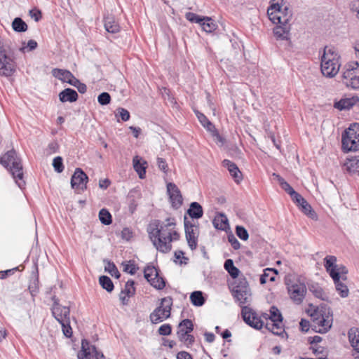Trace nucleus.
I'll use <instances>...</instances> for the list:
<instances>
[{
    "mask_svg": "<svg viewBox=\"0 0 359 359\" xmlns=\"http://www.w3.org/2000/svg\"><path fill=\"white\" fill-rule=\"evenodd\" d=\"M176 225L175 218L168 217L165 222L156 219L147 227L149 237L157 250L168 253L172 249V245L167 242L169 233Z\"/></svg>",
    "mask_w": 359,
    "mask_h": 359,
    "instance_id": "f257e3e1",
    "label": "nucleus"
},
{
    "mask_svg": "<svg viewBox=\"0 0 359 359\" xmlns=\"http://www.w3.org/2000/svg\"><path fill=\"white\" fill-rule=\"evenodd\" d=\"M0 163L5 167L13 176L17 185L22 189L25 186L23 167L21 158L15 149L8 151L0 157Z\"/></svg>",
    "mask_w": 359,
    "mask_h": 359,
    "instance_id": "f03ea898",
    "label": "nucleus"
},
{
    "mask_svg": "<svg viewBox=\"0 0 359 359\" xmlns=\"http://www.w3.org/2000/svg\"><path fill=\"white\" fill-rule=\"evenodd\" d=\"M339 57L334 48L325 47L320 62L321 72L324 76L332 78L338 73L340 67Z\"/></svg>",
    "mask_w": 359,
    "mask_h": 359,
    "instance_id": "7ed1b4c3",
    "label": "nucleus"
},
{
    "mask_svg": "<svg viewBox=\"0 0 359 359\" xmlns=\"http://www.w3.org/2000/svg\"><path fill=\"white\" fill-rule=\"evenodd\" d=\"M341 148L344 152L359 150V124H351L341 135Z\"/></svg>",
    "mask_w": 359,
    "mask_h": 359,
    "instance_id": "20e7f679",
    "label": "nucleus"
},
{
    "mask_svg": "<svg viewBox=\"0 0 359 359\" xmlns=\"http://www.w3.org/2000/svg\"><path fill=\"white\" fill-rule=\"evenodd\" d=\"M173 304L172 298L170 296L161 299V303L149 315L153 324H157L169 318L171 316V309Z\"/></svg>",
    "mask_w": 359,
    "mask_h": 359,
    "instance_id": "39448f33",
    "label": "nucleus"
},
{
    "mask_svg": "<svg viewBox=\"0 0 359 359\" xmlns=\"http://www.w3.org/2000/svg\"><path fill=\"white\" fill-rule=\"evenodd\" d=\"M342 74V82L346 87L359 89V63L351 62L345 65Z\"/></svg>",
    "mask_w": 359,
    "mask_h": 359,
    "instance_id": "423d86ee",
    "label": "nucleus"
},
{
    "mask_svg": "<svg viewBox=\"0 0 359 359\" xmlns=\"http://www.w3.org/2000/svg\"><path fill=\"white\" fill-rule=\"evenodd\" d=\"M231 293L233 298L238 302L240 306L248 302V299L251 295L250 289L246 278H238L234 280L232 285Z\"/></svg>",
    "mask_w": 359,
    "mask_h": 359,
    "instance_id": "0eeeda50",
    "label": "nucleus"
},
{
    "mask_svg": "<svg viewBox=\"0 0 359 359\" xmlns=\"http://www.w3.org/2000/svg\"><path fill=\"white\" fill-rule=\"evenodd\" d=\"M337 257L334 255H327L323 259L324 267L331 277V273H337L342 280H347L348 269L343 265L337 264Z\"/></svg>",
    "mask_w": 359,
    "mask_h": 359,
    "instance_id": "6e6552de",
    "label": "nucleus"
},
{
    "mask_svg": "<svg viewBox=\"0 0 359 359\" xmlns=\"http://www.w3.org/2000/svg\"><path fill=\"white\" fill-rule=\"evenodd\" d=\"M160 270L154 266L148 264L144 269V276L150 285L156 290H163L165 287L166 280L161 276Z\"/></svg>",
    "mask_w": 359,
    "mask_h": 359,
    "instance_id": "1a4fd4ad",
    "label": "nucleus"
},
{
    "mask_svg": "<svg viewBox=\"0 0 359 359\" xmlns=\"http://www.w3.org/2000/svg\"><path fill=\"white\" fill-rule=\"evenodd\" d=\"M290 298L297 304H301L306 295V287L304 283L298 280H288L286 283Z\"/></svg>",
    "mask_w": 359,
    "mask_h": 359,
    "instance_id": "9d476101",
    "label": "nucleus"
},
{
    "mask_svg": "<svg viewBox=\"0 0 359 359\" xmlns=\"http://www.w3.org/2000/svg\"><path fill=\"white\" fill-rule=\"evenodd\" d=\"M242 318L243 321L251 327L256 330H261L264 326L263 320L259 317L257 313L248 306H242Z\"/></svg>",
    "mask_w": 359,
    "mask_h": 359,
    "instance_id": "9b49d317",
    "label": "nucleus"
},
{
    "mask_svg": "<svg viewBox=\"0 0 359 359\" xmlns=\"http://www.w3.org/2000/svg\"><path fill=\"white\" fill-rule=\"evenodd\" d=\"M185 236L189 247L191 250H195L197 247L198 226L189 221L186 216L184 218Z\"/></svg>",
    "mask_w": 359,
    "mask_h": 359,
    "instance_id": "f8f14e48",
    "label": "nucleus"
},
{
    "mask_svg": "<svg viewBox=\"0 0 359 359\" xmlns=\"http://www.w3.org/2000/svg\"><path fill=\"white\" fill-rule=\"evenodd\" d=\"M167 193L171 207L175 210L179 209L183 203V198L180 189L175 183L169 182L167 184Z\"/></svg>",
    "mask_w": 359,
    "mask_h": 359,
    "instance_id": "ddd939ff",
    "label": "nucleus"
},
{
    "mask_svg": "<svg viewBox=\"0 0 359 359\" xmlns=\"http://www.w3.org/2000/svg\"><path fill=\"white\" fill-rule=\"evenodd\" d=\"M278 25L273 29V34L276 40L284 41L285 49H288L292 46L290 26L288 23Z\"/></svg>",
    "mask_w": 359,
    "mask_h": 359,
    "instance_id": "4468645a",
    "label": "nucleus"
},
{
    "mask_svg": "<svg viewBox=\"0 0 359 359\" xmlns=\"http://www.w3.org/2000/svg\"><path fill=\"white\" fill-rule=\"evenodd\" d=\"M88 181V175L84 172V171L80 168H77L75 169V171L72 176L71 178V186L73 189L74 188H81L83 189H86V183Z\"/></svg>",
    "mask_w": 359,
    "mask_h": 359,
    "instance_id": "2eb2a0df",
    "label": "nucleus"
},
{
    "mask_svg": "<svg viewBox=\"0 0 359 359\" xmlns=\"http://www.w3.org/2000/svg\"><path fill=\"white\" fill-rule=\"evenodd\" d=\"M51 313L58 323L70 320V309L69 306L56 303L55 307L51 308Z\"/></svg>",
    "mask_w": 359,
    "mask_h": 359,
    "instance_id": "dca6fc26",
    "label": "nucleus"
},
{
    "mask_svg": "<svg viewBox=\"0 0 359 359\" xmlns=\"http://www.w3.org/2000/svg\"><path fill=\"white\" fill-rule=\"evenodd\" d=\"M142 198V193L139 188L132 189L127 196L128 209L131 214H133L138 205V201Z\"/></svg>",
    "mask_w": 359,
    "mask_h": 359,
    "instance_id": "f3484780",
    "label": "nucleus"
},
{
    "mask_svg": "<svg viewBox=\"0 0 359 359\" xmlns=\"http://www.w3.org/2000/svg\"><path fill=\"white\" fill-rule=\"evenodd\" d=\"M332 315L328 311L327 315H321L320 317H318L314 319L313 322L318 325L320 327L319 330L317 331L318 333L324 334L329 331L332 325Z\"/></svg>",
    "mask_w": 359,
    "mask_h": 359,
    "instance_id": "a211bd4d",
    "label": "nucleus"
},
{
    "mask_svg": "<svg viewBox=\"0 0 359 359\" xmlns=\"http://www.w3.org/2000/svg\"><path fill=\"white\" fill-rule=\"evenodd\" d=\"M53 74L59 80L67 83L71 86H74L75 84L74 81H76L78 79L70 71L66 69L55 68L53 70Z\"/></svg>",
    "mask_w": 359,
    "mask_h": 359,
    "instance_id": "6ab92c4d",
    "label": "nucleus"
},
{
    "mask_svg": "<svg viewBox=\"0 0 359 359\" xmlns=\"http://www.w3.org/2000/svg\"><path fill=\"white\" fill-rule=\"evenodd\" d=\"M348 337L350 344L353 349L351 355L355 359H357L359 358L355 355L356 353L359 354V329L351 328L348 332Z\"/></svg>",
    "mask_w": 359,
    "mask_h": 359,
    "instance_id": "aec40b11",
    "label": "nucleus"
},
{
    "mask_svg": "<svg viewBox=\"0 0 359 359\" xmlns=\"http://www.w3.org/2000/svg\"><path fill=\"white\" fill-rule=\"evenodd\" d=\"M283 1L284 0H271V4L267 10V13L270 20L273 23H276V15H280L281 13V9L284 6Z\"/></svg>",
    "mask_w": 359,
    "mask_h": 359,
    "instance_id": "412c9836",
    "label": "nucleus"
},
{
    "mask_svg": "<svg viewBox=\"0 0 359 359\" xmlns=\"http://www.w3.org/2000/svg\"><path fill=\"white\" fill-rule=\"evenodd\" d=\"M222 165L227 168L231 176L233 178L236 182H239V181L242 180L241 172L235 163L230 160L224 159L222 161Z\"/></svg>",
    "mask_w": 359,
    "mask_h": 359,
    "instance_id": "4be33fe9",
    "label": "nucleus"
},
{
    "mask_svg": "<svg viewBox=\"0 0 359 359\" xmlns=\"http://www.w3.org/2000/svg\"><path fill=\"white\" fill-rule=\"evenodd\" d=\"M331 273V278L333 280L336 290L340 297L342 298L347 297L349 294V290L347 285L342 282L343 280L341 278H339V276L337 273Z\"/></svg>",
    "mask_w": 359,
    "mask_h": 359,
    "instance_id": "5701e85b",
    "label": "nucleus"
},
{
    "mask_svg": "<svg viewBox=\"0 0 359 359\" xmlns=\"http://www.w3.org/2000/svg\"><path fill=\"white\" fill-rule=\"evenodd\" d=\"M212 224L216 229L226 231L230 229L229 220L224 213L219 212L215 217Z\"/></svg>",
    "mask_w": 359,
    "mask_h": 359,
    "instance_id": "b1692460",
    "label": "nucleus"
},
{
    "mask_svg": "<svg viewBox=\"0 0 359 359\" xmlns=\"http://www.w3.org/2000/svg\"><path fill=\"white\" fill-rule=\"evenodd\" d=\"M59 100L61 102H74L79 98L77 92L72 88H67L62 90L59 95Z\"/></svg>",
    "mask_w": 359,
    "mask_h": 359,
    "instance_id": "393cba45",
    "label": "nucleus"
},
{
    "mask_svg": "<svg viewBox=\"0 0 359 359\" xmlns=\"http://www.w3.org/2000/svg\"><path fill=\"white\" fill-rule=\"evenodd\" d=\"M92 346L87 339H82L81 349L78 353L79 359H93L94 353L92 351Z\"/></svg>",
    "mask_w": 359,
    "mask_h": 359,
    "instance_id": "a878e982",
    "label": "nucleus"
},
{
    "mask_svg": "<svg viewBox=\"0 0 359 359\" xmlns=\"http://www.w3.org/2000/svg\"><path fill=\"white\" fill-rule=\"evenodd\" d=\"M187 214L191 218L198 219L203 215V210L202 206L198 202H191Z\"/></svg>",
    "mask_w": 359,
    "mask_h": 359,
    "instance_id": "bb28decb",
    "label": "nucleus"
},
{
    "mask_svg": "<svg viewBox=\"0 0 359 359\" xmlns=\"http://www.w3.org/2000/svg\"><path fill=\"white\" fill-rule=\"evenodd\" d=\"M357 101H358V98H355L353 97L351 98H341L339 101L334 102V107L340 111L349 109L355 105Z\"/></svg>",
    "mask_w": 359,
    "mask_h": 359,
    "instance_id": "cd10ccee",
    "label": "nucleus"
},
{
    "mask_svg": "<svg viewBox=\"0 0 359 359\" xmlns=\"http://www.w3.org/2000/svg\"><path fill=\"white\" fill-rule=\"evenodd\" d=\"M278 270L274 268H266L263 270V273L260 276V284L264 285L268 281L273 282L276 280V275L278 274Z\"/></svg>",
    "mask_w": 359,
    "mask_h": 359,
    "instance_id": "c85d7f7f",
    "label": "nucleus"
},
{
    "mask_svg": "<svg viewBox=\"0 0 359 359\" xmlns=\"http://www.w3.org/2000/svg\"><path fill=\"white\" fill-rule=\"evenodd\" d=\"M105 30L111 34H116L120 32V26L113 17H107L104 19Z\"/></svg>",
    "mask_w": 359,
    "mask_h": 359,
    "instance_id": "c756f323",
    "label": "nucleus"
},
{
    "mask_svg": "<svg viewBox=\"0 0 359 359\" xmlns=\"http://www.w3.org/2000/svg\"><path fill=\"white\" fill-rule=\"evenodd\" d=\"M292 18V11L287 6H283L280 15H276L275 24H285L288 23Z\"/></svg>",
    "mask_w": 359,
    "mask_h": 359,
    "instance_id": "7c9ffc66",
    "label": "nucleus"
},
{
    "mask_svg": "<svg viewBox=\"0 0 359 359\" xmlns=\"http://www.w3.org/2000/svg\"><path fill=\"white\" fill-rule=\"evenodd\" d=\"M189 327L191 328L190 330L191 333L194 329V325L191 320L186 318L181 320L177 326V330L176 333L177 338L181 337L182 333L189 330Z\"/></svg>",
    "mask_w": 359,
    "mask_h": 359,
    "instance_id": "2f4dec72",
    "label": "nucleus"
},
{
    "mask_svg": "<svg viewBox=\"0 0 359 359\" xmlns=\"http://www.w3.org/2000/svg\"><path fill=\"white\" fill-rule=\"evenodd\" d=\"M11 27L13 31L18 33L25 32L28 29L27 24L20 17L13 19Z\"/></svg>",
    "mask_w": 359,
    "mask_h": 359,
    "instance_id": "473e14b6",
    "label": "nucleus"
},
{
    "mask_svg": "<svg viewBox=\"0 0 359 359\" xmlns=\"http://www.w3.org/2000/svg\"><path fill=\"white\" fill-rule=\"evenodd\" d=\"M189 298L191 304L195 306H202L205 303L203 293L199 290L191 292Z\"/></svg>",
    "mask_w": 359,
    "mask_h": 359,
    "instance_id": "72a5a7b5",
    "label": "nucleus"
},
{
    "mask_svg": "<svg viewBox=\"0 0 359 359\" xmlns=\"http://www.w3.org/2000/svg\"><path fill=\"white\" fill-rule=\"evenodd\" d=\"M265 327L275 335L282 336L285 333L283 322L268 323Z\"/></svg>",
    "mask_w": 359,
    "mask_h": 359,
    "instance_id": "f704fd0d",
    "label": "nucleus"
},
{
    "mask_svg": "<svg viewBox=\"0 0 359 359\" xmlns=\"http://www.w3.org/2000/svg\"><path fill=\"white\" fill-rule=\"evenodd\" d=\"M190 327L189 330L181 334V337L178 338L179 341L184 344L187 348H190L195 343V337L191 334Z\"/></svg>",
    "mask_w": 359,
    "mask_h": 359,
    "instance_id": "c9c22d12",
    "label": "nucleus"
},
{
    "mask_svg": "<svg viewBox=\"0 0 359 359\" xmlns=\"http://www.w3.org/2000/svg\"><path fill=\"white\" fill-rule=\"evenodd\" d=\"M224 267L232 278H236L238 277L240 270L234 266L233 262L231 259H227L225 261Z\"/></svg>",
    "mask_w": 359,
    "mask_h": 359,
    "instance_id": "e433bc0d",
    "label": "nucleus"
},
{
    "mask_svg": "<svg viewBox=\"0 0 359 359\" xmlns=\"http://www.w3.org/2000/svg\"><path fill=\"white\" fill-rule=\"evenodd\" d=\"M309 290L317 298L323 301H327L328 297L323 291V289L317 283L309 286Z\"/></svg>",
    "mask_w": 359,
    "mask_h": 359,
    "instance_id": "4c0bfd02",
    "label": "nucleus"
},
{
    "mask_svg": "<svg viewBox=\"0 0 359 359\" xmlns=\"http://www.w3.org/2000/svg\"><path fill=\"white\" fill-rule=\"evenodd\" d=\"M201 26L203 30L207 33H212L217 29V25L215 21L208 16H205L203 23H201Z\"/></svg>",
    "mask_w": 359,
    "mask_h": 359,
    "instance_id": "58836bf2",
    "label": "nucleus"
},
{
    "mask_svg": "<svg viewBox=\"0 0 359 359\" xmlns=\"http://www.w3.org/2000/svg\"><path fill=\"white\" fill-rule=\"evenodd\" d=\"M100 286L108 292H111L114 289V285L111 278L107 276H101L99 278Z\"/></svg>",
    "mask_w": 359,
    "mask_h": 359,
    "instance_id": "ea45409f",
    "label": "nucleus"
},
{
    "mask_svg": "<svg viewBox=\"0 0 359 359\" xmlns=\"http://www.w3.org/2000/svg\"><path fill=\"white\" fill-rule=\"evenodd\" d=\"M196 115L201 123V124L209 132L212 130L215 126L214 124L209 121V119L204 115L203 113L199 112L198 111H196Z\"/></svg>",
    "mask_w": 359,
    "mask_h": 359,
    "instance_id": "a19ab883",
    "label": "nucleus"
},
{
    "mask_svg": "<svg viewBox=\"0 0 359 359\" xmlns=\"http://www.w3.org/2000/svg\"><path fill=\"white\" fill-rule=\"evenodd\" d=\"M28 290L33 298V301H34V297L39 292V280L38 275L30 281Z\"/></svg>",
    "mask_w": 359,
    "mask_h": 359,
    "instance_id": "79ce46f5",
    "label": "nucleus"
},
{
    "mask_svg": "<svg viewBox=\"0 0 359 359\" xmlns=\"http://www.w3.org/2000/svg\"><path fill=\"white\" fill-rule=\"evenodd\" d=\"M144 163L140 162L137 159V157L133 158V168L139 175L140 179H144L146 175V167Z\"/></svg>",
    "mask_w": 359,
    "mask_h": 359,
    "instance_id": "37998d69",
    "label": "nucleus"
},
{
    "mask_svg": "<svg viewBox=\"0 0 359 359\" xmlns=\"http://www.w3.org/2000/svg\"><path fill=\"white\" fill-rule=\"evenodd\" d=\"M99 219L104 225H109L112 223V216L108 210L102 208L99 212Z\"/></svg>",
    "mask_w": 359,
    "mask_h": 359,
    "instance_id": "c03bdc74",
    "label": "nucleus"
},
{
    "mask_svg": "<svg viewBox=\"0 0 359 359\" xmlns=\"http://www.w3.org/2000/svg\"><path fill=\"white\" fill-rule=\"evenodd\" d=\"M299 208L301 209L302 212H304L311 219L317 217L316 212L313 210L311 205L306 200H304V202L300 204Z\"/></svg>",
    "mask_w": 359,
    "mask_h": 359,
    "instance_id": "a18cd8bd",
    "label": "nucleus"
},
{
    "mask_svg": "<svg viewBox=\"0 0 359 359\" xmlns=\"http://www.w3.org/2000/svg\"><path fill=\"white\" fill-rule=\"evenodd\" d=\"M135 281L133 280H128L123 290H121V293L126 294L128 297L133 296L135 293Z\"/></svg>",
    "mask_w": 359,
    "mask_h": 359,
    "instance_id": "49530a36",
    "label": "nucleus"
},
{
    "mask_svg": "<svg viewBox=\"0 0 359 359\" xmlns=\"http://www.w3.org/2000/svg\"><path fill=\"white\" fill-rule=\"evenodd\" d=\"M269 318L271 322H283V316L279 311V309L275 306H272L270 309V316H269Z\"/></svg>",
    "mask_w": 359,
    "mask_h": 359,
    "instance_id": "de8ad7c7",
    "label": "nucleus"
},
{
    "mask_svg": "<svg viewBox=\"0 0 359 359\" xmlns=\"http://www.w3.org/2000/svg\"><path fill=\"white\" fill-rule=\"evenodd\" d=\"M105 271L108 272L111 276L119 278L121 273H119L116 266L114 262L107 261V265L104 266Z\"/></svg>",
    "mask_w": 359,
    "mask_h": 359,
    "instance_id": "09e8293b",
    "label": "nucleus"
},
{
    "mask_svg": "<svg viewBox=\"0 0 359 359\" xmlns=\"http://www.w3.org/2000/svg\"><path fill=\"white\" fill-rule=\"evenodd\" d=\"M186 19L192 23H197L201 25V23L205 20V16L199 15L192 12H188L185 14Z\"/></svg>",
    "mask_w": 359,
    "mask_h": 359,
    "instance_id": "8fccbe9b",
    "label": "nucleus"
},
{
    "mask_svg": "<svg viewBox=\"0 0 359 359\" xmlns=\"http://www.w3.org/2000/svg\"><path fill=\"white\" fill-rule=\"evenodd\" d=\"M123 266V271L130 273V275H134L136 273L138 270V266H137L133 260H130L128 262H124L122 263Z\"/></svg>",
    "mask_w": 359,
    "mask_h": 359,
    "instance_id": "3c124183",
    "label": "nucleus"
},
{
    "mask_svg": "<svg viewBox=\"0 0 359 359\" xmlns=\"http://www.w3.org/2000/svg\"><path fill=\"white\" fill-rule=\"evenodd\" d=\"M278 180L279 182L280 187L286 192L290 196H292V194H294V193L295 191L294 189L290 185L289 183H287L283 177H281L280 175H277Z\"/></svg>",
    "mask_w": 359,
    "mask_h": 359,
    "instance_id": "603ef678",
    "label": "nucleus"
},
{
    "mask_svg": "<svg viewBox=\"0 0 359 359\" xmlns=\"http://www.w3.org/2000/svg\"><path fill=\"white\" fill-rule=\"evenodd\" d=\"M236 234L242 241H247L249 238V233L247 229L241 225L236 226Z\"/></svg>",
    "mask_w": 359,
    "mask_h": 359,
    "instance_id": "864d4df0",
    "label": "nucleus"
},
{
    "mask_svg": "<svg viewBox=\"0 0 359 359\" xmlns=\"http://www.w3.org/2000/svg\"><path fill=\"white\" fill-rule=\"evenodd\" d=\"M22 44L23 46L20 48V50L22 53L32 51L35 50L38 46L37 42L33 39L29 40L26 46L25 42H23Z\"/></svg>",
    "mask_w": 359,
    "mask_h": 359,
    "instance_id": "5fc2aeb1",
    "label": "nucleus"
},
{
    "mask_svg": "<svg viewBox=\"0 0 359 359\" xmlns=\"http://www.w3.org/2000/svg\"><path fill=\"white\" fill-rule=\"evenodd\" d=\"M53 166L55 169V170L60 173L64 170V165H63V160L61 156H56L53 158Z\"/></svg>",
    "mask_w": 359,
    "mask_h": 359,
    "instance_id": "6e6d98bb",
    "label": "nucleus"
},
{
    "mask_svg": "<svg viewBox=\"0 0 359 359\" xmlns=\"http://www.w3.org/2000/svg\"><path fill=\"white\" fill-rule=\"evenodd\" d=\"M111 100V95L107 92L101 93L97 97V102L100 105L109 104Z\"/></svg>",
    "mask_w": 359,
    "mask_h": 359,
    "instance_id": "4d7b16f0",
    "label": "nucleus"
},
{
    "mask_svg": "<svg viewBox=\"0 0 359 359\" xmlns=\"http://www.w3.org/2000/svg\"><path fill=\"white\" fill-rule=\"evenodd\" d=\"M59 323L62 326V330L64 335L67 338H70L72 336V329L70 325V320H65V322H62Z\"/></svg>",
    "mask_w": 359,
    "mask_h": 359,
    "instance_id": "13d9d810",
    "label": "nucleus"
},
{
    "mask_svg": "<svg viewBox=\"0 0 359 359\" xmlns=\"http://www.w3.org/2000/svg\"><path fill=\"white\" fill-rule=\"evenodd\" d=\"M116 116H119L123 121H127L130 119V112L127 109L122 107H118L117 109Z\"/></svg>",
    "mask_w": 359,
    "mask_h": 359,
    "instance_id": "bf43d9fd",
    "label": "nucleus"
},
{
    "mask_svg": "<svg viewBox=\"0 0 359 359\" xmlns=\"http://www.w3.org/2000/svg\"><path fill=\"white\" fill-rule=\"evenodd\" d=\"M158 332L162 336H168L172 333V326L170 324L165 323L161 325L158 330Z\"/></svg>",
    "mask_w": 359,
    "mask_h": 359,
    "instance_id": "052dcab7",
    "label": "nucleus"
},
{
    "mask_svg": "<svg viewBox=\"0 0 359 359\" xmlns=\"http://www.w3.org/2000/svg\"><path fill=\"white\" fill-rule=\"evenodd\" d=\"M29 15L32 19L34 20L35 22H39L42 18L41 11L36 8L31 9L29 11Z\"/></svg>",
    "mask_w": 359,
    "mask_h": 359,
    "instance_id": "680f3d73",
    "label": "nucleus"
},
{
    "mask_svg": "<svg viewBox=\"0 0 359 359\" xmlns=\"http://www.w3.org/2000/svg\"><path fill=\"white\" fill-rule=\"evenodd\" d=\"M228 241L231 243L234 250H238L241 248V243L234 235L231 233L227 236Z\"/></svg>",
    "mask_w": 359,
    "mask_h": 359,
    "instance_id": "e2e57ef3",
    "label": "nucleus"
},
{
    "mask_svg": "<svg viewBox=\"0 0 359 359\" xmlns=\"http://www.w3.org/2000/svg\"><path fill=\"white\" fill-rule=\"evenodd\" d=\"M157 165L158 168L163 171L165 174L168 172V165L166 161L163 158H157Z\"/></svg>",
    "mask_w": 359,
    "mask_h": 359,
    "instance_id": "0e129e2a",
    "label": "nucleus"
},
{
    "mask_svg": "<svg viewBox=\"0 0 359 359\" xmlns=\"http://www.w3.org/2000/svg\"><path fill=\"white\" fill-rule=\"evenodd\" d=\"M59 150V144L56 141H53L50 142L46 149V151L48 154H52L57 153Z\"/></svg>",
    "mask_w": 359,
    "mask_h": 359,
    "instance_id": "69168bd1",
    "label": "nucleus"
},
{
    "mask_svg": "<svg viewBox=\"0 0 359 359\" xmlns=\"http://www.w3.org/2000/svg\"><path fill=\"white\" fill-rule=\"evenodd\" d=\"M74 83L75 84L73 86L76 88L80 93L83 94L87 91V86L85 83L81 82L79 79L76 81H74Z\"/></svg>",
    "mask_w": 359,
    "mask_h": 359,
    "instance_id": "338daca9",
    "label": "nucleus"
},
{
    "mask_svg": "<svg viewBox=\"0 0 359 359\" xmlns=\"http://www.w3.org/2000/svg\"><path fill=\"white\" fill-rule=\"evenodd\" d=\"M350 172H356L359 175V159H354L350 161V165L348 166Z\"/></svg>",
    "mask_w": 359,
    "mask_h": 359,
    "instance_id": "774afa93",
    "label": "nucleus"
}]
</instances>
